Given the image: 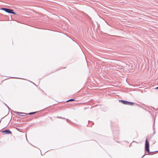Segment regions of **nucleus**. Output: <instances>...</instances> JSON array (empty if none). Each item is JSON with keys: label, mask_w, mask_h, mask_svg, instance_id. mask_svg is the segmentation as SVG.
I'll list each match as a JSON object with an SVG mask.
<instances>
[{"label": "nucleus", "mask_w": 158, "mask_h": 158, "mask_svg": "<svg viewBox=\"0 0 158 158\" xmlns=\"http://www.w3.org/2000/svg\"><path fill=\"white\" fill-rule=\"evenodd\" d=\"M58 118H62V117H58Z\"/></svg>", "instance_id": "11"}, {"label": "nucleus", "mask_w": 158, "mask_h": 158, "mask_svg": "<svg viewBox=\"0 0 158 158\" xmlns=\"http://www.w3.org/2000/svg\"><path fill=\"white\" fill-rule=\"evenodd\" d=\"M145 150L148 152L150 153L149 146V144L148 142V141L147 139L145 140Z\"/></svg>", "instance_id": "3"}, {"label": "nucleus", "mask_w": 158, "mask_h": 158, "mask_svg": "<svg viewBox=\"0 0 158 158\" xmlns=\"http://www.w3.org/2000/svg\"><path fill=\"white\" fill-rule=\"evenodd\" d=\"M74 100H75V99L74 98L71 99H70L69 100H68L67 101H66V102H67L69 101H74Z\"/></svg>", "instance_id": "6"}, {"label": "nucleus", "mask_w": 158, "mask_h": 158, "mask_svg": "<svg viewBox=\"0 0 158 158\" xmlns=\"http://www.w3.org/2000/svg\"><path fill=\"white\" fill-rule=\"evenodd\" d=\"M37 112H31L28 114L24 113H22V112H15V113L16 114H25V115H27V114L29 115H31L34 114L36 113Z\"/></svg>", "instance_id": "4"}, {"label": "nucleus", "mask_w": 158, "mask_h": 158, "mask_svg": "<svg viewBox=\"0 0 158 158\" xmlns=\"http://www.w3.org/2000/svg\"><path fill=\"white\" fill-rule=\"evenodd\" d=\"M62 119H65V118H63V117H62Z\"/></svg>", "instance_id": "12"}, {"label": "nucleus", "mask_w": 158, "mask_h": 158, "mask_svg": "<svg viewBox=\"0 0 158 158\" xmlns=\"http://www.w3.org/2000/svg\"><path fill=\"white\" fill-rule=\"evenodd\" d=\"M120 102H121L123 104L127 105L132 106L134 104V103L131 102H128L123 100H119Z\"/></svg>", "instance_id": "2"}, {"label": "nucleus", "mask_w": 158, "mask_h": 158, "mask_svg": "<svg viewBox=\"0 0 158 158\" xmlns=\"http://www.w3.org/2000/svg\"><path fill=\"white\" fill-rule=\"evenodd\" d=\"M0 9L8 13L12 14L15 15L16 14V13L14 12V10L12 9L5 8H2Z\"/></svg>", "instance_id": "1"}, {"label": "nucleus", "mask_w": 158, "mask_h": 158, "mask_svg": "<svg viewBox=\"0 0 158 158\" xmlns=\"http://www.w3.org/2000/svg\"><path fill=\"white\" fill-rule=\"evenodd\" d=\"M5 105L7 106V107H8V108L9 109V107L7 105H6V104H5Z\"/></svg>", "instance_id": "8"}, {"label": "nucleus", "mask_w": 158, "mask_h": 158, "mask_svg": "<svg viewBox=\"0 0 158 158\" xmlns=\"http://www.w3.org/2000/svg\"><path fill=\"white\" fill-rule=\"evenodd\" d=\"M26 115H25V114H23V115H22L21 116H26Z\"/></svg>", "instance_id": "7"}, {"label": "nucleus", "mask_w": 158, "mask_h": 158, "mask_svg": "<svg viewBox=\"0 0 158 158\" xmlns=\"http://www.w3.org/2000/svg\"><path fill=\"white\" fill-rule=\"evenodd\" d=\"M3 133H4L6 134H12L11 132L9 129H7L2 131Z\"/></svg>", "instance_id": "5"}, {"label": "nucleus", "mask_w": 158, "mask_h": 158, "mask_svg": "<svg viewBox=\"0 0 158 158\" xmlns=\"http://www.w3.org/2000/svg\"><path fill=\"white\" fill-rule=\"evenodd\" d=\"M66 121H67V122H68V121L69 120V119H66Z\"/></svg>", "instance_id": "9"}, {"label": "nucleus", "mask_w": 158, "mask_h": 158, "mask_svg": "<svg viewBox=\"0 0 158 158\" xmlns=\"http://www.w3.org/2000/svg\"><path fill=\"white\" fill-rule=\"evenodd\" d=\"M157 151L158 152V151Z\"/></svg>", "instance_id": "13"}, {"label": "nucleus", "mask_w": 158, "mask_h": 158, "mask_svg": "<svg viewBox=\"0 0 158 158\" xmlns=\"http://www.w3.org/2000/svg\"><path fill=\"white\" fill-rule=\"evenodd\" d=\"M155 89H158V87H156Z\"/></svg>", "instance_id": "10"}]
</instances>
